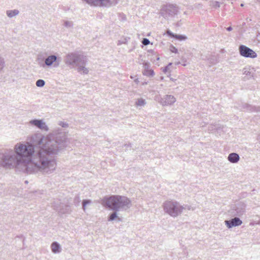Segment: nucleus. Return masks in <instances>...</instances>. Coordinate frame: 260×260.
I'll use <instances>...</instances> for the list:
<instances>
[{
  "label": "nucleus",
  "mask_w": 260,
  "mask_h": 260,
  "mask_svg": "<svg viewBox=\"0 0 260 260\" xmlns=\"http://www.w3.org/2000/svg\"><path fill=\"white\" fill-rule=\"evenodd\" d=\"M210 6L215 8H219L220 6V3L217 1H212L210 2Z\"/></svg>",
  "instance_id": "21"
},
{
  "label": "nucleus",
  "mask_w": 260,
  "mask_h": 260,
  "mask_svg": "<svg viewBox=\"0 0 260 260\" xmlns=\"http://www.w3.org/2000/svg\"><path fill=\"white\" fill-rule=\"evenodd\" d=\"M174 38L180 41L185 40L187 39L186 36L180 35H175Z\"/></svg>",
  "instance_id": "25"
},
{
  "label": "nucleus",
  "mask_w": 260,
  "mask_h": 260,
  "mask_svg": "<svg viewBox=\"0 0 260 260\" xmlns=\"http://www.w3.org/2000/svg\"><path fill=\"white\" fill-rule=\"evenodd\" d=\"M244 73L243 74L246 75V76H249V77L252 76V75L251 74V72L247 70L246 69H244Z\"/></svg>",
  "instance_id": "32"
},
{
  "label": "nucleus",
  "mask_w": 260,
  "mask_h": 260,
  "mask_svg": "<svg viewBox=\"0 0 260 260\" xmlns=\"http://www.w3.org/2000/svg\"><path fill=\"white\" fill-rule=\"evenodd\" d=\"M85 56L78 52H71L67 54L64 58V63L72 68L76 67L77 65L86 64Z\"/></svg>",
  "instance_id": "4"
},
{
  "label": "nucleus",
  "mask_w": 260,
  "mask_h": 260,
  "mask_svg": "<svg viewBox=\"0 0 260 260\" xmlns=\"http://www.w3.org/2000/svg\"><path fill=\"white\" fill-rule=\"evenodd\" d=\"M102 204L115 211H125L132 205L131 200L127 197L118 195L104 198L102 200Z\"/></svg>",
  "instance_id": "2"
},
{
  "label": "nucleus",
  "mask_w": 260,
  "mask_h": 260,
  "mask_svg": "<svg viewBox=\"0 0 260 260\" xmlns=\"http://www.w3.org/2000/svg\"><path fill=\"white\" fill-rule=\"evenodd\" d=\"M75 200H77L78 202H79V198L78 197H76L75 199Z\"/></svg>",
  "instance_id": "36"
},
{
  "label": "nucleus",
  "mask_w": 260,
  "mask_h": 260,
  "mask_svg": "<svg viewBox=\"0 0 260 260\" xmlns=\"http://www.w3.org/2000/svg\"><path fill=\"white\" fill-rule=\"evenodd\" d=\"M241 7H243V6H244V4H241Z\"/></svg>",
  "instance_id": "40"
},
{
  "label": "nucleus",
  "mask_w": 260,
  "mask_h": 260,
  "mask_svg": "<svg viewBox=\"0 0 260 260\" xmlns=\"http://www.w3.org/2000/svg\"><path fill=\"white\" fill-rule=\"evenodd\" d=\"M163 208L165 213L173 217H176L180 215L183 210L187 208L190 209L187 205L182 206L179 202L175 201H167L163 204Z\"/></svg>",
  "instance_id": "3"
},
{
  "label": "nucleus",
  "mask_w": 260,
  "mask_h": 260,
  "mask_svg": "<svg viewBox=\"0 0 260 260\" xmlns=\"http://www.w3.org/2000/svg\"><path fill=\"white\" fill-rule=\"evenodd\" d=\"M239 51L240 55L243 57L251 58L257 57V54L252 49L244 45L239 46Z\"/></svg>",
  "instance_id": "7"
},
{
  "label": "nucleus",
  "mask_w": 260,
  "mask_h": 260,
  "mask_svg": "<svg viewBox=\"0 0 260 260\" xmlns=\"http://www.w3.org/2000/svg\"><path fill=\"white\" fill-rule=\"evenodd\" d=\"M91 7L110 8L116 6L120 0H82Z\"/></svg>",
  "instance_id": "6"
},
{
  "label": "nucleus",
  "mask_w": 260,
  "mask_h": 260,
  "mask_svg": "<svg viewBox=\"0 0 260 260\" xmlns=\"http://www.w3.org/2000/svg\"><path fill=\"white\" fill-rule=\"evenodd\" d=\"M144 71L143 74L144 75L148 76V77H152L154 75V73L153 70L150 69V63L148 62H144L143 63Z\"/></svg>",
  "instance_id": "13"
},
{
  "label": "nucleus",
  "mask_w": 260,
  "mask_h": 260,
  "mask_svg": "<svg viewBox=\"0 0 260 260\" xmlns=\"http://www.w3.org/2000/svg\"><path fill=\"white\" fill-rule=\"evenodd\" d=\"M167 34L171 37H173V38H174V36H175V34H174L173 33H172L170 30H167Z\"/></svg>",
  "instance_id": "34"
},
{
  "label": "nucleus",
  "mask_w": 260,
  "mask_h": 260,
  "mask_svg": "<svg viewBox=\"0 0 260 260\" xmlns=\"http://www.w3.org/2000/svg\"><path fill=\"white\" fill-rule=\"evenodd\" d=\"M135 104L137 107H143L146 104V102L145 100L142 98H139L137 99Z\"/></svg>",
  "instance_id": "19"
},
{
  "label": "nucleus",
  "mask_w": 260,
  "mask_h": 260,
  "mask_svg": "<svg viewBox=\"0 0 260 260\" xmlns=\"http://www.w3.org/2000/svg\"><path fill=\"white\" fill-rule=\"evenodd\" d=\"M91 201L89 200H84L82 202V208L84 211L85 210V207L87 204L91 203Z\"/></svg>",
  "instance_id": "26"
},
{
  "label": "nucleus",
  "mask_w": 260,
  "mask_h": 260,
  "mask_svg": "<svg viewBox=\"0 0 260 260\" xmlns=\"http://www.w3.org/2000/svg\"><path fill=\"white\" fill-rule=\"evenodd\" d=\"M180 62L179 61H178V62H176V63H175V64H180Z\"/></svg>",
  "instance_id": "38"
},
{
  "label": "nucleus",
  "mask_w": 260,
  "mask_h": 260,
  "mask_svg": "<svg viewBox=\"0 0 260 260\" xmlns=\"http://www.w3.org/2000/svg\"><path fill=\"white\" fill-rule=\"evenodd\" d=\"M228 159L230 162L235 164L239 161L240 156L238 154L233 152L229 155Z\"/></svg>",
  "instance_id": "14"
},
{
  "label": "nucleus",
  "mask_w": 260,
  "mask_h": 260,
  "mask_svg": "<svg viewBox=\"0 0 260 260\" xmlns=\"http://www.w3.org/2000/svg\"><path fill=\"white\" fill-rule=\"evenodd\" d=\"M63 25L67 28H71L73 26V23L70 21H64Z\"/></svg>",
  "instance_id": "24"
},
{
  "label": "nucleus",
  "mask_w": 260,
  "mask_h": 260,
  "mask_svg": "<svg viewBox=\"0 0 260 260\" xmlns=\"http://www.w3.org/2000/svg\"><path fill=\"white\" fill-rule=\"evenodd\" d=\"M245 205L243 203H239L233 207L231 213L234 216H240L245 212Z\"/></svg>",
  "instance_id": "9"
},
{
  "label": "nucleus",
  "mask_w": 260,
  "mask_h": 260,
  "mask_svg": "<svg viewBox=\"0 0 260 260\" xmlns=\"http://www.w3.org/2000/svg\"><path fill=\"white\" fill-rule=\"evenodd\" d=\"M135 82L136 83H138V82H139V80H138V79H136L135 80Z\"/></svg>",
  "instance_id": "37"
},
{
  "label": "nucleus",
  "mask_w": 260,
  "mask_h": 260,
  "mask_svg": "<svg viewBox=\"0 0 260 260\" xmlns=\"http://www.w3.org/2000/svg\"><path fill=\"white\" fill-rule=\"evenodd\" d=\"M29 123L30 124L36 126L41 130L46 132L49 131L48 126L43 120L34 119L30 121Z\"/></svg>",
  "instance_id": "11"
},
{
  "label": "nucleus",
  "mask_w": 260,
  "mask_h": 260,
  "mask_svg": "<svg viewBox=\"0 0 260 260\" xmlns=\"http://www.w3.org/2000/svg\"><path fill=\"white\" fill-rule=\"evenodd\" d=\"M85 64H80L79 65H77L76 67H77L78 72L84 74H88L89 72L88 69L85 67Z\"/></svg>",
  "instance_id": "16"
},
{
  "label": "nucleus",
  "mask_w": 260,
  "mask_h": 260,
  "mask_svg": "<svg viewBox=\"0 0 260 260\" xmlns=\"http://www.w3.org/2000/svg\"><path fill=\"white\" fill-rule=\"evenodd\" d=\"M170 51L172 52L177 53L178 52V49L174 46L171 45L170 48Z\"/></svg>",
  "instance_id": "28"
},
{
  "label": "nucleus",
  "mask_w": 260,
  "mask_h": 260,
  "mask_svg": "<svg viewBox=\"0 0 260 260\" xmlns=\"http://www.w3.org/2000/svg\"><path fill=\"white\" fill-rule=\"evenodd\" d=\"M58 125L61 126L62 127H68V124L67 123L64 122L63 121H59L58 122Z\"/></svg>",
  "instance_id": "29"
},
{
  "label": "nucleus",
  "mask_w": 260,
  "mask_h": 260,
  "mask_svg": "<svg viewBox=\"0 0 260 260\" xmlns=\"http://www.w3.org/2000/svg\"><path fill=\"white\" fill-rule=\"evenodd\" d=\"M233 29V28L231 26H229L226 28V30L228 31H231Z\"/></svg>",
  "instance_id": "35"
},
{
  "label": "nucleus",
  "mask_w": 260,
  "mask_h": 260,
  "mask_svg": "<svg viewBox=\"0 0 260 260\" xmlns=\"http://www.w3.org/2000/svg\"><path fill=\"white\" fill-rule=\"evenodd\" d=\"M36 86L39 87H43L45 84V82L43 79H39L36 81Z\"/></svg>",
  "instance_id": "22"
},
{
  "label": "nucleus",
  "mask_w": 260,
  "mask_h": 260,
  "mask_svg": "<svg viewBox=\"0 0 260 260\" xmlns=\"http://www.w3.org/2000/svg\"><path fill=\"white\" fill-rule=\"evenodd\" d=\"M117 211H114L111 214H110L108 217V220L109 221H112L115 219H117L118 221H121V219L117 216Z\"/></svg>",
  "instance_id": "17"
},
{
  "label": "nucleus",
  "mask_w": 260,
  "mask_h": 260,
  "mask_svg": "<svg viewBox=\"0 0 260 260\" xmlns=\"http://www.w3.org/2000/svg\"><path fill=\"white\" fill-rule=\"evenodd\" d=\"M218 128V127L217 125H212L209 127L208 131L211 132L214 129H217Z\"/></svg>",
  "instance_id": "31"
},
{
  "label": "nucleus",
  "mask_w": 260,
  "mask_h": 260,
  "mask_svg": "<svg viewBox=\"0 0 260 260\" xmlns=\"http://www.w3.org/2000/svg\"><path fill=\"white\" fill-rule=\"evenodd\" d=\"M246 107L247 108H249V110L252 111V110H255V111H259L260 109L259 107H252L250 105H246Z\"/></svg>",
  "instance_id": "27"
},
{
  "label": "nucleus",
  "mask_w": 260,
  "mask_h": 260,
  "mask_svg": "<svg viewBox=\"0 0 260 260\" xmlns=\"http://www.w3.org/2000/svg\"><path fill=\"white\" fill-rule=\"evenodd\" d=\"M5 67V58L0 55V73L3 70Z\"/></svg>",
  "instance_id": "20"
},
{
  "label": "nucleus",
  "mask_w": 260,
  "mask_h": 260,
  "mask_svg": "<svg viewBox=\"0 0 260 260\" xmlns=\"http://www.w3.org/2000/svg\"><path fill=\"white\" fill-rule=\"evenodd\" d=\"M19 13V11L18 10L14 9L13 10H7L6 11V14L9 18H12L13 17L18 15Z\"/></svg>",
  "instance_id": "18"
},
{
  "label": "nucleus",
  "mask_w": 260,
  "mask_h": 260,
  "mask_svg": "<svg viewBox=\"0 0 260 260\" xmlns=\"http://www.w3.org/2000/svg\"><path fill=\"white\" fill-rule=\"evenodd\" d=\"M175 98L172 95H166L158 102L163 106L171 105L176 102Z\"/></svg>",
  "instance_id": "10"
},
{
  "label": "nucleus",
  "mask_w": 260,
  "mask_h": 260,
  "mask_svg": "<svg viewBox=\"0 0 260 260\" xmlns=\"http://www.w3.org/2000/svg\"><path fill=\"white\" fill-rule=\"evenodd\" d=\"M52 251L54 253H59L61 252V247L59 244L57 242H53L51 245Z\"/></svg>",
  "instance_id": "15"
},
{
  "label": "nucleus",
  "mask_w": 260,
  "mask_h": 260,
  "mask_svg": "<svg viewBox=\"0 0 260 260\" xmlns=\"http://www.w3.org/2000/svg\"><path fill=\"white\" fill-rule=\"evenodd\" d=\"M179 10V8L176 4H166L162 6L160 10V14L165 19L169 20L177 15Z\"/></svg>",
  "instance_id": "5"
},
{
  "label": "nucleus",
  "mask_w": 260,
  "mask_h": 260,
  "mask_svg": "<svg viewBox=\"0 0 260 260\" xmlns=\"http://www.w3.org/2000/svg\"><path fill=\"white\" fill-rule=\"evenodd\" d=\"M224 223L228 229H231L233 227L241 225L242 221L239 217H235L230 220H225Z\"/></svg>",
  "instance_id": "12"
},
{
  "label": "nucleus",
  "mask_w": 260,
  "mask_h": 260,
  "mask_svg": "<svg viewBox=\"0 0 260 260\" xmlns=\"http://www.w3.org/2000/svg\"><path fill=\"white\" fill-rule=\"evenodd\" d=\"M60 131L55 130L46 137L35 134L28 137L26 142L17 143L13 149L2 151L1 166L29 174L53 173L57 164L50 154H56L66 144L67 136Z\"/></svg>",
  "instance_id": "1"
},
{
  "label": "nucleus",
  "mask_w": 260,
  "mask_h": 260,
  "mask_svg": "<svg viewBox=\"0 0 260 260\" xmlns=\"http://www.w3.org/2000/svg\"><path fill=\"white\" fill-rule=\"evenodd\" d=\"M59 58L55 55H49L47 58H45L44 61V64L42 65V67L45 68V67H49L53 66L54 68H57L60 64Z\"/></svg>",
  "instance_id": "8"
},
{
  "label": "nucleus",
  "mask_w": 260,
  "mask_h": 260,
  "mask_svg": "<svg viewBox=\"0 0 260 260\" xmlns=\"http://www.w3.org/2000/svg\"><path fill=\"white\" fill-rule=\"evenodd\" d=\"M147 84V82H144V83H143V85H145V84Z\"/></svg>",
  "instance_id": "39"
},
{
  "label": "nucleus",
  "mask_w": 260,
  "mask_h": 260,
  "mask_svg": "<svg viewBox=\"0 0 260 260\" xmlns=\"http://www.w3.org/2000/svg\"><path fill=\"white\" fill-rule=\"evenodd\" d=\"M142 42L144 45H147L150 44V41L147 38L143 39Z\"/></svg>",
  "instance_id": "30"
},
{
  "label": "nucleus",
  "mask_w": 260,
  "mask_h": 260,
  "mask_svg": "<svg viewBox=\"0 0 260 260\" xmlns=\"http://www.w3.org/2000/svg\"><path fill=\"white\" fill-rule=\"evenodd\" d=\"M172 63H170L167 66L163 68L162 71L164 73L167 74L168 73L169 75H170V67L172 65Z\"/></svg>",
  "instance_id": "23"
},
{
  "label": "nucleus",
  "mask_w": 260,
  "mask_h": 260,
  "mask_svg": "<svg viewBox=\"0 0 260 260\" xmlns=\"http://www.w3.org/2000/svg\"><path fill=\"white\" fill-rule=\"evenodd\" d=\"M126 42V39H124L123 41L119 40L118 41L117 45H121L122 44H125Z\"/></svg>",
  "instance_id": "33"
},
{
  "label": "nucleus",
  "mask_w": 260,
  "mask_h": 260,
  "mask_svg": "<svg viewBox=\"0 0 260 260\" xmlns=\"http://www.w3.org/2000/svg\"><path fill=\"white\" fill-rule=\"evenodd\" d=\"M183 66H186V64H185V63H183Z\"/></svg>",
  "instance_id": "41"
}]
</instances>
